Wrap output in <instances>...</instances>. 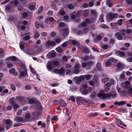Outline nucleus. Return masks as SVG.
Returning <instances> with one entry per match:
<instances>
[{
    "label": "nucleus",
    "mask_w": 132,
    "mask_h": 132,
    "mask_svg": "<svg viewBox=\"0 0 132 132\" xmlns=\"http://www.w3.org/2000/svg\"><path fill=\"white\" fill-rule=\"evenodd\" d=\"M82 67L84 68H87V69H88V65L87 63L84 62L81 63Z\"/></svg>",
    "instance_id": "nucleus-25"
},
{
    "label": "nucleus",
    "mask_w": 132,
    "mask_h": 132,
    "mask_svg": "<svg viewBox=\"0 0 132 132\" xmlns=\"http://www.w3.org/2000/svg\"><path fill=\"white\" fill-rule=\"evenodd\" d=\"M22 112V109L19 110L17 112V115L18 116H20Z\"/></svg>",
    "instance_id": "nucleus-52"
},
{
    "label": "nucleus",
    "mask_w": 132,
    "mask_h": 132,
    "mask_svg": "<svg viewBox=\"0 0 132 132\" xmlns=\"http://www.w3.org/2000/svg\"><path fill=\"white\" fill-rule=\"evenodd\" d=\"M125 30L124 29L121 30L119 32H116L115 34V35L117 39L120 40L123 38V36L125 34Z\"/></svg>",
    "instance_id": "nucleus-2"
},
{
    "label": "nucleus",
    "mask_w": 132,
    "mask_h": 132,
    "mask_svg": "<svg viewBox=\"0 0 132 132\" xmlns=\"http://www.w3.org/2000/svg\"><path fill=\"white\" fill-rule=\"evenodd\" d=\"M117 17L118 15L117 14L110 13L107 14L106 16V20L108 21H110L113 19Z\"/></svg>",
    "instance_id": "nucleus-3"
},
{
    "label": "nucleus",
    "mask_w": 132,
    "mask_h": 132,
    "mask_svg": "<svg viewBox=\"0 0 132 132\" xmlns=\"http://www.w3.org/2000/svg\"><path fill=\"white\" fill-rule=\"evenodd\" d=\"M11 9V7L9 5H7L6 6V9L7 11H9Z\"/></svg>",
    "instance_id": "nucleus-60"
},
{
    "label": "nucleus",
    "mask_w": 132,
    "mask_h": 132,
    "mask_svg": "<svg viewBox=\"0 0 132 132\" xmlns=\"http://www.w3.org/2000/svg\"><path fill=\"white\" fill-rule=\"evenodd\" d=\"M69 100L72 101L73 102H75V98L73 96H71L69 98Z\"/></svg>",
    "instance_id": "nucleus-50"
},
{
    "label": "nucleus",
    "mask_w": 132,
    "mask_h": 132,
    "mask_svg": "<svg viewBox=\"0 0 132 132\" xmlns=\"http://www.w3.org/2000/svg\"><path fill=\"white\" fill-rule=\"evenodd\" d=\"M103 16L104 14H102L100 16L99 18V20L101 22H103L104 21V20H103Z\"/></svg>",
    "instance_id": "nucleus-33"
},
{
    "label": "nucleus",
    "mask_w": 132,
    "mask_h": 132,
    "mask_svg": "<svg viewBox=\"0 0 132 132\" xmlns=\"http://www.w3.org/2000/svg\"><path fill=\"white\" fill-rule=\"evenodd\" d=\"M118 111L119 112H126L127 111V110L125 108H121L119 109Z\"/></svg>",
    "instance_id": "nucleus-39"
},
{
    "label": "nucleus",
    "mask_w": 132,
    "mask_h": 132,
    "mask_svg": "<svg viewBox=\"0 0 132 132\" xmlns=\"http://www.w3.org/2000/svg\"><path fill=\"white\" fill-rule=\"evenodd\" d=\"M126 3L128 5L132 4V0H126Z\"/></svg>",
    "instance_id": "nucleus-55"
},
{
    "label": "nucleus",
    "mask_w": 132,
    "mask_h": 132,
    "mask_svg": "<svg viewBox=\"0 0 132 132\" xmlns=\"http://www.w3.org/2000/svg\"><path fill=\"white\" fill-rule=\"evenodd\" d=\"M76 98L77 101L81 103H82L83 102L86 103L87 102V100L83 97L77 96L76 97Z\"/></svg>",
    "instance_id": "nucleus-10"
},
{
    "label": "nucleus",
    "mask_w": 132,
    "mask_h": 132,
    "mask_svg": "<svg viewBox=\"0 0 132 132\" xmlns=\"http://www.w3.org/2000/svg\"><path fill=\"white\" fill-rule=\"evenodd\" d=\"M36 5V3L34 2L30 3L29 4L28 8L30 10H35Z\"/></svg>",
    "instance_id": "nucleus-11"
},
{
    "label": "nucleus",
    "mask_w": 132,
    "mask_h": 132,
    "mask_svg": "<svg viewBox=\"0 0 132 132\" xmlns=\"http://www.w3.org/2000/svg\"><path fill=\"white\" fill-rule=\"evenodd\" d=\"M43 6H40L38 10V13H41L43 11Z\"/></svg>",
    "instance_id": "nucleus-43"
},
{
    "label": "nucleus",
    "mask_w": 132,
    "mask_h": 132,
    "mask_svg": "<svg viewBox=\"0 0 132 132\" xmlns=\"http://www.w3.org/2000/svg\"><path fill=\"white\" fill-rule=\"evenodd\" d=\"M56 35V34L55 32H52L51 33L50 36L52 37H54Z\"/></svg>",
    "instance_id": "nucleus-62"
},
{
    "label": "nucleus",
    "mask_w": 132,
    "mask_h": 132,
    "mask_svg": "<svg viewBox=\"0 0 132 132\" xmlns=\"http://www.w3.org/2000/svg\"><path fill=\"white\" fill-rule=\"evenodd\" d=\"M97 69L100 71L102 70V67L101 64L100 63H97L96 65Z\"/></svg>",
    "instance_id": "nucleus-28"
},
{
    "label": "nucleus",
    "mask_w": 132,
    "mask_h": 132,
    "mask_svg": "<svg viewBox=\"0 0 132 132\" xmlns=\"http://www.w3.org/2000/svg\"><path fill=\"white\" fill-rule=\"evenodd\" d=\"M102 48L104 49H106L109 48V46L107 45H101Z\"/></svg>",
    "instance_id": "nucleus-42"
},
{
    "label": "nucleus",
    "mask_w": 132,
    "mask_h": 132,
    "mask_svg": "<svg viewBox=\"0 0 132 132\" xmlns=\"http://www.w3.org/2000/svg\"><path fill=\"white\" fill-rule=\"evenodd\" d=\"M88 93V90L87 89H85L82 91L81 93L83 95H85L87 94Z\"/></svg>",
    "instance_id": "nucleus-38"
},
{
    "label": "nucleus",
    "mask_w": 132,
    "mask_h": 132,
    "mask_svg": "<svg viewBox=\"0 0 132 132\" xmlns=\"http://www.w3.org/2000/svg\"><path fill=\"white\" fill-rule=\"evenodd\" d=\"M15 120L17 122H22L23 120L22 118L19 117H16L15 118Z\"/></svg>",
    "instance_id": "nucleus-21"
},
{
    "label": "nucleus",
    "mask_w": 132,
    "mask_h": 132,
    "mask_svg": "<svg viewBox=\"0 0 132 132\" xmlns=\"http://www.w3.org/2000/svg\"><path fill=\"white\" fill-rule=\"evenodd\" d=\"M17 19L16 18H14L13 17H10L8 19V21L11 22L13 21L14 22L15 21L17 20Z\"/></svg>",
    "instance_id": "nucleus-27"
},
{
    "label": "nucleus",
    "mask_w": 132,
    "mask_h": 132,
    "mask_svg": "<svg viewBox=\"0 0 132 132\" xmlns=\"http://www.w3.org/2000/svg\"><path fill=\"white\" fill-rule=\"evenodd\" d=\"M5 120V123L6 124V125H9L11 123L12 124V123H11V121L10 119H7Z\"/></svg>",
    "instance_id": "nucleus-40"
},
{
    "label": "nucleus",
    "mask_w": 132,
    "mask_h": 132,
    "mask_svg": "<svg viewBox=\"0 0 132 132\" xmlns=\"http://www.w3.org/2000/svg\"><path fill=\"white\" fill-rule=\"evenodd\" d=\"M109 80V79L108 78H104L102 79V81L103 83H104L108 81Z\"/></svg>",
    "instance_id": "nucleus-37"
},
{
    "label": "nucleus",
    "mask_w": 132,
    "mask_h": 132,
    "mask_svg": "<svg viewBox=\"0 0 132 132\" xmlns=\"http://www.w3.org/2000/svg\"><path fill=\"white\" fill-rule=\"evenodd\" d=\"M56 51L59 53H61L63 51V49L62 48L59 47L56 48Z\"/></svg>",
    "instance_id": "nucleus-35"
},
{
    "label": "nucleus",
    "mask_w": 132,
    "mask_h": 132,
    "mask_svg": "<svg viewBox=\"0 0 132 132\" xmlns=\"http://www.w3.org/2000/svg\"><path fill=\"white\" fill-rule=\"evenodd\" d=\"M90 75H83V76H84L85 77V78L86 79L88 80L90 79Z\"/></svg>",
    "instance_id": "nucleus-44"
},
{
    "label": "nucleus",
    "mask_w": 132,
    "mask_h": 132,
    "mask_svg": "<svg viewBox=\"0 0 132 132\" xmlns=\"http://www.w3.org/2000/svg\"><path fill=\"white\" fill-rule=\"evenodd\" d=\"M79 69H75L73 71V73L75 74H78L80 72Z\"/></svg>",
    "instance_id": "nucleus-53"
},
{
    "label": "nucleus",
    "mask_w": 132,
    "mask_h": 132,
    "mask_svg": "<svg viewBox=\"0 0 132 132\" xmlns=\"http://www.w3.org/2000/svg\"><path fill=\"white\" fill-rule=\"evenodd\" d=\"M20 75L21 77H26L27 76V73L26 71L25 72L21 71L20 72Z\"/></svg>",
    "instance_id": "nucleus-23"
},
{
    "label": "nucleus",
    "mask_w": 132,
    "mask_h": 132,
    "mask_svg": "<svg viewBox=\"0 0 132 132\" xmlns=\"http://www.w3.org/2000/svg\"><path fill=\"white\" fill-rule=\"evenodd\" d=\"M100 27L102 28H105L108 29V27L105 24H102L100 25Z\"/></svg>",
    "instance_id": "nucleus-54"
},
{
    "label": "nucleus",
    "mask_w": 132,
    "mask_h": 132,
    "mask_svg": "<svg viewBox=\"0 0 132 132\" xmlns=\"http://www.w3.org/2000/svg\"><path fill=\"white\" fill-rule=\"evenodd\" d=\"M114 83V81L113 79H111L106 84V86L107 87H110L112 85H113Z\"/></svg>",
    "instance_id": "nucleus-16"
},
{
    "label": "nucleus",
    "mask_w": 132,
    "mask_h": 132,
    "mask_svg": "<svg viewBox=\"0 0 132 132\" xmlns=\"http://www.w3.org/2000/svg\"><path fill=\"white\" fill-rule=\"evenodd\" d=\"M16 98L17 100L19 102L22 101H26L28 99L27 97H26L21 95L16 96Z\"/></svg>",
    "instance_id": "nucleus-9"
},
{
    "label": "nucleus",
    "mask_w": 132,
    "mask_h": 132,
    "mask_svg": "<svg viewBox=\"0 0 132 132\" xmlns=\"http://www.w3.org/2000/svg\"><path fill=\"white\" fill-rule=\"evenodd\" d=\"M52 61L53 63L54 67L57 66L59 65V63L58 61Z\"/></svg>",
    "instance_id": "nucleus-34"
},
{
    "label": "nucleus",
    "mask_w": 132,
    "mask_h": 132,
    "mask_svg": "<svg viewBox=\"0 0 132 132\" xmlns=\"http://www.w3.org/2000/svg\"><path fill=\"white\" fill-rule=\"evenodd\" d=\"M116 53L117 55L120 56H123L125 55V53L123 52L120 51H117L116 52Z\"/></svg>",
    "instance_id": "nucleus-19"
},
{
    "label": "nucleus",
    "mask_w": 132,
    "mask_h": 132,
    "mask_svg": "<svg viewBox=\"0 0 132 132\" xmlns=\"http://www.w3.org/2000/svg\"><path fill=\"white\" fill-rule=\"evenodd\" d=\"M30 117V115L29 113H27L25 115V118L27 120H28Z\"/></svg>",
    "instance_id": "nucleus-51"
},
{
    "label": "nucleus",
    "mask_w": 132,
    "mask_h": 132,
    "mask_svg": "<svg viewBox=\"0 0 132 132\" xmlns=\"http://www.w3.org/2000/svg\"><path fill=\"white\" fill-rule=\"evenodd\" d=\"M47 66L48 70H52V66H54L53 61L48 62L47 63Z\"/></svg>",
    "instance_id": "nucleus-12"
},
{
    "label": "nucleus",
    "mask_w": 132,
    "mask_h": 132,
    "mask_svg": "<svg viewBox=\"0 0 132 132\" xmlns=\"http://www.w3.org/2000/svg\"><path fill=\"white\" fill-rule=\"evenodd\" d=\"M7 60H11L13 61H16L17 59V58L14 56H12L10 57L8 59H7Z\"/></svg>",
    "instance_id": "nucleus-22"
},
{
    "label": "nucleus",
    "mask_w": 132,
    "mask_h": 132,
    "mask_svg": "<svg viewBox=\"0 0 132 132\" xmlns=\"http://www.w3.org/2000/svg\"><path fill=\"white\" fill-rule=\"evenodd\" d=\"M68 8L70 9H72L74 8L73 5L72 4H69L68 6Z\"/></svg>",
    "instance_id": "nucleus-58"
},
{
    "label": "nucleus",
    "mask_w": 132,
    "mask_h": 132,
    "mask_svg": "<svg viewBox=\"0 0 132 132\" xmlns=\"http://www.w3.org/2000/svg\"><path fill=\"white\" fill-rule=\"evenodd\" d=\"M39 36V34L38 32L36 33L34 35V38H38Z\"/></svg>",
    "instance_id": "nucleus-56"
},
{
    "label": "nucleus",
    "mask_w": 132,
    "mask_h": 132,
    "mask_svg": "<svg viewBox=\"0 0 132 132\" xmlns=\"http://www.w3.org/2000/svg\"><path fill=\"white\" fill-rule=\"evenodd\" d=\"M80 64H77L74 67L75 69H79L80 70Z\"/></svg>",
    "instance_id": "nucleus-48"
},
{
    "label": "nucleus",
    "mask_w": 132,
    "mask_h": 132,
    "mask_svg": "<svg viewBox=\"0 0 132 132\" xmlns=\"http://www.w3.org/2000/svg\"><path fill=\"white\" fill-rule=\"evenodd\" d=\"M79 49H81L84 52L86 53H87L89 51V50L88 48L85 45H81Z\"/></svg>",
    "instance_id": "nucleus-5"
},
{
    "label": "nucleus",
    "mask_w": 132,
    "mask_h": 132,
    "mask_svg": "<svg viewBox=\"0 0 132 132\" xmlns=\"http://www.w3.org/2000/svg\"><path fill=\"white\" fill-rule=\"evenodd\" d=\"M116 24L115 23H111L110 25L111 27L113 29H114L116 28Z\"/></svg>",
    "instance_id": "nucleus-47"
},
{
    "label": "nucleus",
    "mask_w": 132,
    "mask_h": 132,
    "mask_svg": "<svg viewBox=\"0 0 132 132\" xmlns=\"http://www.w3.org/2000/svg\"><path fill=\"white\" fill-rule=\"evenodd\" d=\"M125 20L124 18L122 19H120L117 21L118 24L120 26L122 24V22Z\"/></svg>",
    "instance_id": "nucleus-36"
},
{
    "label": "nucleus",
    "mask_w": 132,
    "mask_h": 132,
    "mask_svg": "<svg viewBox=\"0 0 132 132\" xmlns=\"http://www.w3.org/2000/svg\"><path fill=\"white\" fill-rule=\"evenodd\" d=\"M31 38L30 37L29 35H27L23 38L22 39L24 40L27 41L29 39Z\"/></svg>",
    "instance_id": "nucleus-31"
},
{
    "label": "nucleus",
    "mask_w": 132,
    "mask_h": 132,
    "mask_svg": "<svg viewBox=\"0 0 132 132\" xmlns=\"http://www.w3.org/2000/svg\"><path fill=\"white\" fill-rule=\"evenodd\" d=\"M34 102V100L32 98L30 99L29 100V103L31 104H33Z\"/></svg>",
    "instance_id": "nucleus-59"
},
{
    "label": "nucleus",
    "mask_w": 132,
    "mask_h": 132,
    "mask_svg": "<svg viewBox=\"0 0 132 132\" xmlns=\"http://www.w3.org/2000/svg\"><path fill=\"white\" fill-rule=\"evenodd\" d=\"M15 71V70L14 68H12L9 70L10 73L11 74H13Z\"/></svg>",
    "instance_id": "nucleus-45"
},
{
    "label": "nucleus",
    "mask_w": 132,
    "mask_h": 132,
    "mask_svg": "<svg viewBox=\"0 0 132 132\" xmlns=\"http://www.w3.org/2000/svg\"><path fill=\"white\" fill-rule=\"evenodd\" d=\"M128 92L129 94H132V87L128 89Z\"/></svg>",
    "instance_id": "nucleus-64"
},
{
    "label": "nucleus",
    "mask_w": 132,
    "mask_h": 132,
    "mask_svg": "<svg viewBox=\"0 0 132 132\" xmlns=\"http://www.w3.org/2000/svg\"><path fill=\"white\" fill-rule=\"evenodd\" d=\"M85 77L84 76H80L79 77H75L74 79L76 80V82L78 84L80 83L81 81L84 80Z\"/></svg>",
    "instance_id": "nucleus-8"
},
{
    "label": "nucleus",
    "mask_w": 132,
    "mask_h": 132,
    "mask_svg": "<svg viewBox=\"0 0 132 132\" xmlns=\"http://www.w3.org/2000/svg\"><path fill=\"white\" fill-rule=\"evenodd\" d=\"M14 98H11L9 100L10 104L13 106L14 109L16 110L19 106V105L14 101Z\"/></svg>",
    "instance_id": "nucleus-4"
},
{
    "label": "nucleus",
    "mask_w": 132,
    "mask_h": 132,
    "mask_svg": "<svg viewBox=\"0 0 132 132\" xmlns=\"http://www.w3.org/2000/svg\"><path fill=\"white\" fill-rule=\"evenodd\" d=\"M88 65V69H90V67L93 65L94 64V62L93 60H91L88 61L87 62Z\"/></svg>",
    "instance_id": "nucleus-18"
},
{
    "label": "nucleus",
    "mask_w": 132,
    "mask_h": 132,
    "mask_svg": "<svg viewBox=\"0 0 132 132\" xmlns=\"http://www.w3.org/2000/svg\"><path fill=\"white\" fill-rule=\"evenodd\" d=\"M24 51L26 54L29 55H34L35 54V52L34 50H32L28 49Z\"/></svg>",
    "instance_id": "nucleus-15"
},
{
    "label": "nucleus",
    "mask_w": 132,
    "mask_h": 132,
    "mask_svg": "<svg viewBox=\"0 0 132 132\" xmlns=\"http://www.w3.org/2000/svg\"><path fill=\"white\" fill-rule=\"evenodd\" d=\"M20 47L21 49H23L25 47L23 42H20L19 43Z\"/></svg>",
    "instance_id": "nucleus-29"
},
{
    "label": "nucleus",
    "mask_w": 132,
    "mask_h": 132,
    "mask_svg": "<svg viewBox=\"0 0 132 132\" xmlns=\"http://www.w3.org/2000/svg\"><path fill=\"white\" fill-rule=\"evenodd\" d=\"M66 67L68 68H70L72 67L71 64H67L66 65Z\"/></svg>",
    "instance_id": "nucleus-63"
},
{
    "label": "nucleus",
    "mask_w": 132,
    "mask_h": 132,
    "mask_svg": "<svg viewBox=\"0 0 132 132\" xmlns=\"http://www.w3.org/2000/svg\"><path fill=\"white\" fill-rule=\"evenodd\" d=\"M63 36L65 37L69 33V28L67 27L64 28L62 31Z\"/></svg>",
    "instance_id": "nucleus-14"
},
{
    "label": "nucleus",
    "mask_w": 132,
    "mask_h": 132,
    "mask_svg": "<svg viewBox=\"0 0 132 132\" xmlns=\"http://www.w3.org/2000/svg\"><path fill=\"white\" fill-rule=\"evenodd\" d=\"M96 96V93L95 92H93L90 95V97L92 98H94Z\"/></svg>",
    "instance_id": "nucleus-41"
},
{
    "label": "nucleus",
    "mask_w": 132,
    "mask_h": 132,
    "mask_svg": "<svg viewBox=\"0 0 132 132\" xmlns=\"http://www.w3.org/2000/svg\"><path fill=\"white\" fill-rule=\"evenodd\" d=\"M91 13L94 16V17L95 19L97 16L96 12L95 10H92L91 11Z\"/></svg>",
    "instance_id": "nucleus-24"
},
{
    "label": "nucleus",
    "mask_w": 132,
    "mask_h": 132,
    "mask_svg": "<svg viewBox=\"0 0 132 132\" xmlns=\"http://www.w3.org/2000/svg\"><path fill=\"white\" fill-rule=\"evenodd\" d=\"M60 74L64 75V70L63 68H61L59 69V73Z\"/></svg>",
    "instance_id": "nucleus-26"
},
{
    "label": "nucleus",
    "mask_w": 132,
    "mask_h": 132,
    "mask_svg": "<svg viewBox=\"0 0 132 132\" xmlns=\"http://www.w3.org/2000/svg\"><path fill=\"white\" fill-rule=\"evenodd\" d=\"M97 96L101 99L109 98H114L116 97V94L115 93L113 92L106 94L104 93L103 90H101L97 94Z\"/></svg>",
    "instance_id": "nucleus-1"
},
{
    "label": "nucleus",
    "mask_w": 132,
    "mask_h": 132,
    "mask_svg": "<svg viewBox=\"0 0 132 132\" xmlns=\"http://www.w3.org/2000/svg\"><path fill=\"white\" fill-rule=\"evenodd\" d=\"M42 113L41 112H34L32 114V118L34 120H36L38 119L40 117Z\"/></svg>",
    "instance_id": "nucleus-6"
},
{
    "label": "nucleus",
    "mask_w": 132,
    "mask_h": 132,
    "mask_svg": "<svg viewBox=\"0 0 132 132\" xmlns=\"http://www.w3.org/2000/svg\"><path fill=\"white\" fill-rule=\"evenodd\" d=\"M59 103L61 106L65 107L67 106V104L62 100H60L59 101Z\"/></svg>",
    "instance_id": "nucleus-20"
},
{
    "label": "nucleus",
    "mask_w": 132,
    "mask_h": 132,
    "mask_svg": "<svg viewBox=\"0 0 132 132\" xmlns=\"http://www.w3.org/2000/svg\"><path fill=\"white\" fill-rule=\"evenodd\" d=\"M47 44L48 46H54L56 45V43L54 41L48 40L47 42Z\"/></svg>",
    "instance_id": "nucleus-17"
},
{
    "label": "nucleus",
    "mask_w": 132,
    "mask_h": 132,
    "mask_svg": "<svg viewBox=\"0 0 132 132\" xmlns=\"http://www.w3.org/2000/svg\"><path fill=\"white\" fill-rule=\"evenodd\" d=\"M89 30L88 29H86L84 30H79L76 32V33L78 35H81L83 34H85Z\"/></svg>",
    "instance_id": "nucleus-13"
},
{
    "label": "nucleus",
    "mask_w": 132,
    "mask_h": 132,
    "mask_svg": "<svg viewBox=\"0 0 132 132\" xmlns=\"http://www.w3.org/2000/svg\"><path fill=\"white\" fill-rule=\"evenodd\" d=\"M117 67L119 69H121L122 67V64L121 63H118L117 65Z\"/></svg>",
    "instance_id": "nucleus-46"
},
{
    "label": "nucleus",
    "mask_w": 132,
    "mask_h": 132,
    "mask_svg": "<svg viewBox=\"0 0 132 132\" xmlns=\"http://www.w3.org/2000/svg\"><path fill=\"white\" fill-rule=\"evenodd\" d=\"M59 13L61 15H63L65 14V12L63 9H61L60 10Z\"/></svg>",
    "instance_id": "nucleus-32"
},
{
    "label": "nucleus",
    "mask_w": 132,
    "mask_h": 132,
    "mask_svg": "<svg viewBox=\"0 0 132 132\" xmlns=\"http://www.w3.org/2000/svg\"><path fill=\"white\" fill-rule=\"evenodd\" d=\"M116 120L118 121V122L121 125L124 126L125 127H126V125L122 121H121L120 119H116Z\"/></svg>",
    "instance_id": "nucleus-30"
},
{
    "label": "nucleus",
    "mask_w": 132,
    "mask_h": 132,
    "mask_svg": "<svg viewBox=\"0 0 132 132\" xmlns=\"http://www.w3.org/2000/svg\"><path fill=\"white\" fill-rule=\"evenodd\" d=\"M70 43L73 45H76L78 49L80 47L81 45L80 44V42L79 41L74 40H71L70 41Z\"/></svg>",
    "instance_id": "nucleus-7"
},
{
    "label": "nucleus",
    "mask_w": 132,
    "mask_h": 132,
    "mask_svg": "<svg viewBox=\"0 0 132 132\" xmlns=\"http://www.w3.org/2000/svg\"><path fill=\"white\" fill-rule=\"evenodd\" d=\"M29 68L31 72L33 73H35V71L34 69L32 67L30 66Z\"/></svg>",
    "instance_id": "nucleus-61"
},
{
    "label": "nucleus",
    "mask_w": 132,
    "mask_h": 132,
    "mask_svg": "<svg viewBox=\"0 0 132 132\" xmlns=\"http://www.w3.org/2000/svg\"><path fill=\"white\" fill-rule=\"evenodd\" d=\"M11 87L13 91H15L16 89L15 85L13 84H11Z\"/></svg>",
    "instance_id": "nucleus-49"
},
{
    "label": "nucleus",
    "mask_w": 132,
    "mask_h": 132,
    "mask_svg": "<svg viewBox=\"0 0 132 132\" xmlns=\"http://www.w3.org/2000/svg\"><path fill=\"white\" fill-rule=\"evenodd\" d=\"M35 25L36 28L37 29H38L39 27V23L37 22L36 21L35 23Z\"/></svg>",
    "instance_id": "nucleus-57"
}]
</instances>
